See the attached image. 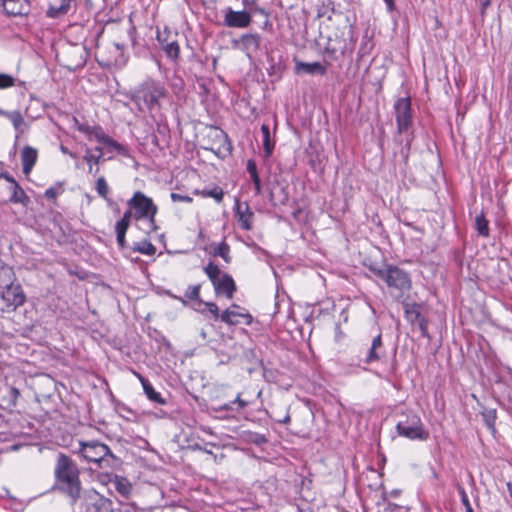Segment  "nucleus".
Masks as SVG:
<instances>
[{
    "mask_svg": "<svg viewBox=\"0 0 512 512\" xmlns=\"http://www.w3.org/2000/svg\"><path fill=\"white\" fill-rule=\"evenodd\" d=\"M167 90L154 79H147L130 92V99L141 112H152L160 107L161 99L165 98Z\"/></svg>",
    "mask_w": 512,
    "mask_h": 512,
    "instance_id": "nucleus-1",
    "label": "nucleus"
},
{
    "mask_svg": "<svg viewBox=\"0 0 512 512\" xmlns=\"http://www.w3.org/2000/svg\"><path fill=\"white\" fill-rule=\"evenodd\" d=\"M369 269L390 289L396 290L399 297L409 292L412 287L410 274L398 266L385 264L381 267L370 266Z\"/></svg>",
    "mask_w": 512,
    "mask_h": 512,
    "instance_id": "nucleus-2",
    "label": "nucleus"
},
{
    "mask_svg": "<svg viewBox=\"0 0 512 512\" xmlns=\"http://www.w3.org/2000/svg\"><path fill=\"white\" fill-rule=\"evenodd\" d=\"M201 147L213 152L218 158L231 155L233 147L228 135L218 127H210L202 138Z\"/></svg>",
    "mask_w": 512,
    "mask_h": 512,
    "instance_id": "nucleus-3",
    "label": "nucleus"
},
{
    "mask_svg": "<svg viewBox=\"0 0 512 512\" xmlns=\"http://www.w3.org/2000/svg\"><path fill=\"white\" fill-rule=\"evenodd\" d=\"M397 433L409 440L426 441L429 438V432L425 429L420 416L416 413H409L396 425Z\"/></svg>",
    "mask_w": 512,
    "mask_h": 512,
    "instance_id": "nucleus-4",
    "label": "nucleus"
},
{
    "mask_svg": "<svg viewBox=\"0 0 512 512\" xmlns=\"http://www.w3.org/2000/svg\"><path fill=\"white\" fill-rule=\"evenodd\" d=\"M127 204L130 209L134 210V218L136 220L148 219L151 224H154L158 208L152 198L146 196L141 191H137L128 200Z\"/></svg>",
    "mask_w": 512,
    "mask_h": 512,
    "instance_id": "nucleus-5",
    "label": "nucleus"
},
{
    "mask_svg": "<svg viewBox=\"0 0 512 512\" xmlns=\"http://www.w3.org/2000/svg\"><path fill=\"white\" fill-rule=\"evenodd\" d=\"M204 271L218 294H224L229 299L233 297L236 285L229 274H222L219 267L212 262L204 268Z\"/></svg>",
    "mask_w": 512,
    "mask_h": 512,
    "instance_id": "nucleus-6",
    "label": "nucleus"
},
{
    "mask_svg": "<svg viewBox=\"0 0 512 512\" xmlns=\"http://www.w3.org/2000/svg\"><path fill=\"white\" fill-rule=\"evenodd\" d=\"M0 309L10 312L25 302V294L20 285H14L12 282L0 285Z\"/></svg>",
    "mask_w": 512,
    "mask_h": 512,
    "instance_id": "nucleus-7",
    "label": "nucleus"
},
{
    "mask_svg": "<svg viewBox=\"0 0 512 512\" xmlns=\"http://www.w3.org/2000/svg\"><path fill=\"white\" fill-rule=\"evenodd\" d=\"M79 453L85 460L97 463L99 466L105 461L106 456L113 457L110 448L106 444L96 440L87 442L80 441Z\"/></svg>",
    "mask_w": 512,
    "mask_h": 512,
    "instance_id": "nucleus-8",
    "label": "nucleus"
},
{
    "mask_svg": "<svg viewBox=\"0 0 512 512\" xmlns=\"http://www.w3.org/2000/svg\"><path fill=\"white\" fill-rule=\"evenodd\" d=\"M398 133L408 130L412 124L411 100L409 97L399 98L394 103Z\"/></svg>",
    "mask_w": 512,
    "mask_h": 512,
    "instance_id": "nucleus-9",
    "label": "nucleus"
},
{
    "mask_svg": "<svg viewBox=\"0 0 512 512\" xmlns=\"http://www.w3.org/2000/svg\"><path fill=\"white\" fill-rule=\"evenodd\" d=\"M57 489L65 493L71 500V504H75L81 495V481L79 474H73L60 479H56Z\"/></svg>",
    "mask_w": 512,
    "mask_h": 512,
    "instance_id": "nucleus-10",
    "label": "nucleus"
},
{
    "mask_svg": "<svg viewBox=\"0 0 512 512\" xmlns=\"http://www.w3.org/2000/svg\"><path fill=\"white\" fill-rule=\"evenodd\" d=\"M252 22V16L249 12L234 11L228 7L225 9L224 25L230 28H247Z\"/></svg>",
    "mask_w": 512,
    "mask_h": 512,
    "instance_id": "nucleus-11",
    "label": "nucleus"
},
{
    "mask_svg": "<svg viewBox=\"0 0 512 512\" xmlns=\"http://www.w3.org/2000/svg\"><path fill=\"white\" fill-rule=\"evenodd\" d=\"M261 37L258 33H246L241 35L239 39H234L232 44L235 48L241 49L247 56L256 52L260 47Z\"/></svg>",
    "mask_w": 512,
    "mask_h": 512,
    "instance_id": "nucleus-12",
    "label": "nucleus"
},
{
    "mask_svg": "<svg viewBox=\"0 0 512 512\" xmlns=\"http://www.w3.org/2000/svg\"><path fill=\"white\" fill-rule=\"evenodd\" d=\"M73 474H79L76 463L67 455L60 453L57 457L54 469L55 479H60Z\"/></svg>",
    "mask_w": 512,
    "mask_h": 512,
    "instance_id": "nucleus-13",
    "label": "nucleus"
},
{
    "mask_svg": "<svg viewBox=\"0 0 512 512\" xmlns=\"http://www.w3.org/2000/svg\"><path fill=\"white\" fill-rule=\"evenodd\" d=\"M0 7L9 16H23L30 12L29 0H0Z\"/></svg>",
    "mask_w": 512,
    "mask_h": 512,
    "instance_id": "nucleus-14",
    "label": "nucleus"
},
{
    "mask_svg": "<svg viewBox=\"0 0 512 512\" xmlns=\"http://www.w3.org/2000/svg\"><path fill=\"white\" fill-rule=\"evenodd\" d=\"M385 356V349L383 347L382 335L379 333L376 335L371 342V346L368 349L365 357V363L371 364L373 362L380 361Z\"/></svg>",
    "mask_w": 512,
    "mask_h": 512,
    "instance_id": "nucleus-15",
    "label": "nucleus"
},
{
    "mask_svg": "<svg viewBox=\"0 0 512 512\" xmlns=\"http://www.w3.org/2000/svg\"><path fill=\"white\" fill-rule=\"evenodd\" d=\"M237 308L238 306L234 304L223 311L220 315L221 321L229 325H236L241 323L240 318H243L246 320V323L249 324L252 320L251 315L247 312H238L236 311Z\"/></svg>",
    "mask_w": 512,
    "mask_h": 512,
    "instance_id": "nucleus-16",
    "label": "nucleus"
},
{
    "mask_svg": "<svg viewBox=\"0 0 512 512\" xmlns=\"http://www.w3.org/2000/svg\"><path fill=\"white\" fill-rule=\"evenodd\" d=\"M236 216L242 229L247 231L252 229L253 212L246 202L240 203L236 201Z\"/></svg>",
    "mask_w": 512,
    "mask_h": 512,
    "instance_id": "nucleus-17",
    "label": "nucleus"
},
{
    "mask_svg": "<svg viewBox=\"0 0 512 512\" xmlns=\"http://www.w3.org/2000/svg\"><path fill=\"white\" fill-rule=\"evenodd\" d=\"M38 159L37 149L25 146L21 151L22 169L25 175H29Z\"/></svg>",
    "mask_w": 512,
    "mask_h": 512,
    "instance_id": "nucleus-18",
    "label": "nucleus"
},
{
    "mask_svg": "<svg viewBox=\"0 0 512 512\" xmlns=\"http://www.w3.org/2000/svg\"><path fill=\"white\" fill-rule=\"evenodd\" d=\"M9 185L10 195L7 199V202L11 203H19L24 206H27L30 202L29 197L23 190V188L18 184V182H11Z\"/></svg>",
    "mask_w": 512,
    "mask_h": 512,
    "instance_id": "nucleus-19",
    "label": "nucleus"
},
{
    "mask_svg": "<svg viewBox=\"0 0 512 512\" xmlns=\"http://www.w3.org/2000/svg\"><path fill=\"white\" fill-rule=\"evenodd\" d=\"M140 378V382L143 386V390L147 396V398L155 403H158V404H165L166 401L162 398V396L160 395L159 392L155 391V389L153 388L152 384L150 383L149 380H147L146 378L144 377H139Z\"/></svg>",
    "mask_w": 512,
    "mask_h": 512,
    "instance_id": "nucleus-20",
    "label": "nucleus"
},
{
    "mask_svg": "<svg viewBox=\"0 0 512 512\" xmlns=\"http://www.w3.org/2000/svg\"><path fill=\"white\" fill-rule=\"evenodd\" d=\"M296 69H297V71H303L307 74L324 75L326 72L325 66H323L319 62H313V63L298 62L296 64Z\"/></svg>",
    "mask_w": 512,
    "mask_h": 512,
    "instance_id": "nucleus-21",
    "label": "nucleus"
},
{
    "mask_svg": "<svg viewBox=\"0 0 512 512\" xmlns=\"http://www.w3.org/2000/svg\"><path fill=\"white\" fill-rule=\"evenodd\" d=\"M261 133L265 157H269L273 152L275 143L271 138L270 128L268 124L261 125Z\"/></svg>",
    "mask_w": 512,
    "mask_h": 512,
    "instance_id": "nucleus-22",
    "label": "nucleus"
},
{
    "mask_svg": "<svg viewBox=\"0 0 512 512\" xmlns=\"http://www.w3.org/2000/svg\"><path fill=\"white\" fill-rule=\"evenodd\" d=\"M194 193L205 198H213L217 203H221L224 197V191L218 185H214L210 189L195 190Z\"/></svg>",
    "mask_w": 512,
    "mask_h": 512,
    "instance_id": "nucleus-23",
    "label": "nucleus"
},
{
    "mask_svg": "<svg viewBox=\"0 0 512 512\" xmlns=\"http://www.w3.org/2000/svg\"><path fill=\"white\" fill-rule=\"evenodd\" d=\"M475 229L478 234L484 238L489 237L490 229H489V221L486 219V216L483 211L475 217Z\"/></svg>",
    "mask_w": 512,
    "mask_h": 512,
    "instance_id": "nucleus-24",
    "label": "nucleus"
},
{
    "mask_svg": "<svg viewBox=\"0 0 512 512\" xmlns=\"http://www.w3.org/2000/svg\"><path fill=\"white\" fill-rule=\"evenodd\" d=\"M11 182L17 181L8 173H3V176L0 180V202H7V199L10 195V187L8 184Z\"/></svg>",
    "mask_w": 512,
    "mask_h": 512,
    "instance_id": "nucleus-25",
    "label": "nucleus"
},
{
    "mask_svg": "<svg viewBox=\"0 0 512 512\" xmlns=\"http://www.w3.org/2000/svg\"><path fill=\"white\" fill-rule=\"evenodd\" d=\"M5 117L11 121L16 131L23 132L25 121L20 111H8L7 113H5Z\"/></svg>",
    "mask_w": 512,
    "mask_h": 512,
    "instance_id": "nucleus-26",
    "label": "nucleus"
},
{
    "mask_svg": "<svg viewBox=\"0 0 512 512\" xmlns=\"http://www.w3.org/2000/svg\"><path fill=\"white\" fill-rule=\"evenodd\" d=\"M129 226H130V224H128L124 221H121V220H118L115 224L117 243L120 248H124L126 245L125 235H126V232L129 228Z\"/></svg>",
    "mask_w": 512,
    "mask_h": 512,
    "instance_id": "nucleus-27",
    "label": "nucleus"
},
{
    "mask_svg": "<svg viewBox=\"0 0 512 512\" xmlns=\"http://www.w3.org/2000/svg\"><path fill=\"white\" fill-rule=\"evenodd\" d=\"M103 157V152L94 153L92 149L86 148L83 160L89 165V173L94 172L93 165H98Z\"/></svg>",
    "mask_w": 512,
    "mask_h": 512,
    "instance_id": "nucleus-28",
    "label": "nucleus"
},
{
    "mask_svg": "<svg viewBox=\"0 0 512 512\" xmlns=\"http://www.w3.org/2000/svg\"><path fill=\"white\" fill-rule=\"evenodd\" d=\"M114 485L115 489L123 496H128L131 493L132 486L125 477L115 476Z\"/></svg>",
    "mask_w": 512,
    "mask_h": 512,
    "instance_id": "nucleus-29",
    "label": "nucleus"
},
{
    "mask_svg": "<svg viewBox=\"0 0 512 512\" xmlns=\"http://www.w3.org/2000/svg\"><path fill=\"white\" fill-rule=\"evenodd\" d=\"M229 252L230 247L225 241H222L216 247L213 248V255L221 257L226 263H230L231 261Z\"/></svg>",
    "mask_w": 512,
    "mask_h": 512,
    "instance_id": "nucleus-30",
    "label": "nucleus"
},
{
    "mask_svg": "<svg viewBox=\"0 0 512 512\" xmlns=\"http://www.w3.org/2000/svg\"><path fill=\"white\" fill-rule=\"evenodd\" d=\"M405 314L407 320L413 324L422 319L419 307L416 304H407L405 306Z\"/></svg>",
    "mask_w": 512,
    "mask_h": 512,
    "instance_id": "nucleus-31",
    "label": "nucleus"
},
{
    "mask_svg": "<svg viewBox=\"0 0 512 512\" xmlns=\"http://www.w3.org/2000/svg\"><path fill=\"white\" fill-rule=\"evenodd\" d=\"M71 0H62V3L59 7H50L47 15L51 18H57L61 15H64L68 12L70 8Z\"/></svg>",
    "mask_w": 512,
    "mask_h": 512,
    "instance_id": "nucleus-32",
    "label": "nucleus"
},
{
    "mask_svg": "<svg viewBox=\"0 0 512 512\" xmlns=\"http://www.w3.org/2000/svg\"><path fill=\"white\" fill-rule=\"evenodd\" d=\"M13 270L0 260V285H5L13 281Z\"/></svg>",
    "mask_w": 512,
    "mask_h": 512,
    "instance_id": "nucleus-33",
    "label": "nucleus"
},
{
    "mask_svg": "<svg viewBox=\"0 0 512 512\" xmlns=\"http://www.w3.org/2000/svg\"><path fill=\"white\" fill-rule=\"evenodd\" d=\"M133 250L137 251L141 254L151 256V255L155 254L156 247L149 241H142V242L135 244V246L133 247Z\"/></svg>",
    "mask_w": 512,
    "mask_h": 512,
    "instance_id": "nucleus-34",
    "label": "nucleus"
},
{
    "mask_svg": "<svg viewBox=\"0 0 512 512\" xmlns=\"http://www.w3.org/2000/svg\"><path fill=\"white\" fill-rule=\"evenodd\" d=\"M95 189L100 197L107 199L109 186L103 176L97 179Z\"/></svg>",
    "mask_w": 512,
    "mask_h": 512,
    "instance_id": "nucleus-35",
    "label": "nucleus"
},
{
    "mask_svg": "<svg viewBox=\"0 0 512 512\" xmlns=\"http://www.w3.org/2000/svg\"><path fill=\"white\" fill-rule=\"evenodd\" d=\"M163 49L167 56L171 59H176L179 56L180 48L176 41H172L163 45Z\"/></svg>",
    "mask_w": 512,
    "mask_h": 512,
    "instance_id": "nucleus-36",
    "label": "nucleus"
},
{
    "mask_svg": "<svg viewBox=\"0 0 512 512\" xmlns=\"http://www.w3.org/2000/svg\"><path fill=\"white\" fill-rule=\"evenodd\" d=\"M95 134V137L100 141V142H103L105 144H109L111 146H113L114 148H116L117 150H120L121 149V145L118 144L117 142L111 140L109 137H107L102 131L100 130H97L94 132Z\"/></svg>",
    "mask_w": 512,
    "mask_h": 512,
    "instance_id": "nucleus-37",
    "label": "nucleus"
},
{
    "mask_svg": "<svg viewBox=\"0 0 512 512\" xmlns=\"http://www.w3.org/2000/svg\"><path fill=\"white\" fill-rule=\"evenodd\" d=\"M15 85V78L9 74L0 73V89H6Z\"/></svg>",
    "mask_w": 512,
    "mask_h": 512,
    "instance_id": "nucleus-38",
    "label": "nucleus"
},
{
    "mask_svg": "<svg viewBox=\"0 0 512 512\" xmlns=\"http://www.w3.org/2000/svg\"><path fill=\"white\" fill-rule=\"evenodd\" d=\"M199 294H200V286L199 285L189 286L185 291V297L188 298L189 300L198 299Z\"/></svg>",
    "mask_w": 512,
    "mask_h": 512,
    "instance_id": "nucleus-39",
    "label": "nucleus"
},
{
    "mask_svg": "<svg viewBox=\"0 0 512 512\" xmlns=\"http://www.w3.org/2000/svg\"><path fill=\"white\" fill-rule=\"evenodd\" d=\"M61 192L62 189L60 186L50 187L45 191L44 195L48 200H54L61 194Z\"/></svg>",
    "mask_w": 512,
    "mask_h": 512,
    "instance_id": "nucleus-40",
    "label": "nucleus"
},
{
    "mask_svg": "<svg viewBox=\"0 0 512 512\" xmlns=\"http://www.w3.org/2000/svg\"><path fill=\"white\" fill-rule=\"evenodd\" d=\"M170 197H171V200L173 202L192 203V201H193V199L190 196L178 194V193H175V192L171 193Z\"/></svg>",
    "mask_w": 512,
    "mask_h": 512,
    "instance_id": "nucleus-41",
    "label": "nucleus"
},
{
    "mask_svg": "<svg viewBox=\"0 0 512 512\" xmlns=\"http://www.w3.org/2000/svg\"><path fill=\"white\" fill-rule=\"evenodd\" d=\"M386 510L389 512H409V508L406 506H400L396 503L388 502Z\"/></svg>",
    "mask_w": 512,
    "mask_h": 512,
    "instance_id": "nucleus-42",
    "label": "nucleus"
},
{
    "mask_svg": "<svg viewBox=\"0 0 512 512\" xmlns=\"http://www.w3.org/2000/svg\"><path fill=\"white\" fill-rule=\"evenodd\" d=\"M457 490H458V492H459V494H460L461 502H462L463 506H464V507H468V506H470L471 504H470V501H469L468 495H467V493H466V491H465L464 487H463V486H461V485H458V486H457Z\"/></svg>",
    "mask_w": 512,
    "mask_h": 512,
    "instance_id": "nucleus-43",
    "label": "nucleus"
},
{
    "mask_svg": "<svg viewBox=\"0 0 512 512\" xmlns=\"http://www.w3.org/2000/svg\"><path fill=\"white\" fill-rule=\"evenodd\" d=\"M247 171L250 174L251 178L254 177V175H258L257 166L253 160H248Z\"/></svg>",
    "mask_w": 512,
    "mask_h": 512,
    "instance_id": "nucleus-44",
    "label": "nucleus"
},
{
    "mask_svg": "<svg viewBox=\"0 0 512 512\" xmlns=\"http://www.w3.org/2000/svg\"><path fill=\"white\" fill-rule=\"evenodd\" d=\"M486 423L489 427H493L496 418L495 411H488L485 415Z\"/></svg>",
    "mask_w": 512,
    "mask_h": 512,
    "instance_id": "nucleus-45",
    "label": "nucleus"
},
{
    "mask_svg": "<svg viewBox=\"0 0 512 512\" xmlns=\"http://www.w3.org/2000/svg\"><path fill=\"white\" fill-rule=\"evenodd\" d=\"M9 394H10V397H11V400H10V405L14 406L16 404V400L19 396V391L18 389L14 388V387H11L9 389Z\"/></svg>",
    "mask_w": 512,
    "mask_h": 512,
    "instance_id": "nucleus-46",
    "label": "nucleus"
},
{
    "mask_svg": "<svg viewBox=\"0 0 512 512\" xmlns=\"http://www.w3.org/2000/svg\"><path fill=\"white\" fill-rule=\"evenodd\" d=\"M254 184L255 193L259 195L261 193V180L259 175H254V177L251 178Z\"/></svg>",
    "mask_w": 512,
    "mask_h": 512,
    "instance_id": "nucleus-47",
    "label": "nucleus"
},
{
    "mask_svg": "<svg viewBox=\"0 0 512 512\" xmlns=\"http://www.w3.org/2000/svg\"><path fill=\"white\" fill-rule=\"evenodd\" d=\"M206 306L210 313H212L216 318L219 317V309L215 303L208 302V303H206Z\"/></svg>",
    "mask_w": 512,
    "mask_h": 512,
    "instance_id": "nucleus-48",
    "label": "nucleus"
},
{
    "mask_svg": "<svg viewBox=\"0 0 512 512\" xmlns=\"http://www.w3.org/2000/svg\"><path fill=\"white\" fill-rule=\"evenodd\" d=\"M232 402L233 404H238V410L243 409L248 405L245 400L241 399L240 394H238L236 399Z\"/></svg>",
    "mask_w": 512,
    "mask_h": 512,
    "instance_id": "nucleus-49",
    "label": "nucleus"
},
{
    "mask_svg": "<svg viewBox=\"0 0 512 512\" xmlns=\"http://www.w3.org/2000/svg\"><path fill=\"white\" fill-rule=\"evenodd\" d=\"M131 217H132V212H131V209H129L124 212V214L120 220L130 224Z\"/></svg>",
    "mask_w": 512,
    "mask_h": 512,
    "instance_id": "nucleus-50",
    "label": "nucleus"
},
{
    "mask_svg": "<svg viewBox=\"0 0 512 512\" xmlns=\"http://www.w3.org/2000/svg\"><path fill=\"white\" fill-rule=\"evenodd\" d=\"M60 150L62 153L67 154L72 158H76V155L73 152H71L66 146L61 145Z\"/></svg>",
    "mask_w": 512,
    "mask_h": 512,
    "instance_id": "nucleus-51",
    "label": "nucleus"
},
{
    "mask_svg": "<svg viewBox=\"0 0 512 512\" xmlns=\"http://www.w3.org/2000/svg\"><path fill=\"white\" fill-rule=\"evenodd\" d=\"M417 323L419 324L422 335H426L427 328H426V322L424 321V319L422 318Z\"/></svg>",
    "mask_w": 512,
    "mask_h": 512,
    "instance_id": "nucleus-52",
    "label": "nucleus"
},
{
    "mask_svg": "<svg viewBox=\"0 0 512 512\" xmlns=\"http://www.w3.org/2000/svg\"><path fill=\"white\" fill-rule=\"evenodd\" d=\"M254 442L257 443V444L266 443L267 439H266V437L264 435L257 434Z\"/></svg>",
    "mask_w": 512,
    "mask_h": 512,
    "instance_id": "nucleus-53",
    "label": "nucleus"
},
{
    "mask_svg": "<svg viewBox=\"0 0 512 512\" xmlns=\"http://www.w3.org/2000/svg\"><path fill=\"white\" fill-rule=\"evenodd\" d=\"M384 2H385V3H386V5H387V9H388V11H392V10H394V8H395L394 0H384Z\"/></svg>",
    "mask_w": 512,
    "mask_h": 512,
    "instance_id": "nucleus-54",
    "label": "nucleus"
},
{
    "mask_svg": "<svg viewBox=\"0 0 512 512\" xmlns=\"http://www.w3.org/2000/svg\"><path fill=\"white\" fill-rule=\"evenodd\" d=\"M232 405H233V402L223 404L222 406L219 407L218 410H230V409H232Z\"/></svg>",
    "mask_w": 512,
    "mask_h": 512,
    "instance_id": "nucleus-55",
    "label": "nucleus"
},
{
    "mask_svg": "<svg viewBox=\"0 0 512 512\" xmlns=\"http://www.w3.org/2000/svg\"><path fill=\"white\" fill-rule=\"evenodd\" d=\"M290 420H291L290 415L286 414L285 417L283 419L279 420L278 422L282 423V424H288V423H290Z\"/></svg>",
    "mask_w": 512,
    "mask_h": 512,
    "instance_id": "nucleus-56",
    "label": "nucleus"
},
{
    "mask_svg": "<svg viewBox=\"0 0 512 512\" xmlns=\"http://www.w3.org/2000/svg\"><path fill=\"white\" fill-rule=\"evenodd\" d=\"M400 493H401V490L394 489L389 494H390L391 497H395L396 498V497H398L400 495Z\"/></svg>",
    "mask_w": 512,
    "mask_h": 512,
    "instance_id": "nucleus-57",
    "label": "nucleus"
},
{
    "mask_svg": "<svg viewBox=\"0 0 512 512\" xmlns=\"http://www.w3.org/2000/svg\"><path fill=\"white\" fill-rule=\"evenodd\" d=\"M80 130H81V131H84L85 133H88V134H90V133L94 132V129H93V128H91V127H85V128L80 127Z\"/></svg>",
    "mask_w": 512,
    "mask_h": 512,
    "instance_id": "nucleus-58",
    "label": "nucleus"
},
{
    "mask_svg": "<svg viewBox=\"0 0 512 512\" xmlns=\"http://www.w3.org/2000/svg\"><path fill=\"white\" fill-rule=\"evenodd\" d=\"M407 150H409V144H407ZM402 154H403L404 160L407 161V159H408V151L404 152L402 150Z\"/></svg>",
    "mask_w": 512,
    "mask_h": 512,
    "instance_id": "nucleus-59",
    "label": "nucleus"
},
{
    "mask_svg": "<svg viewBox=\"0 0 512 512\" xmlns=\"http://www.w3.org/2000/svg\"><path fill=\"white\" fill-rule=\"evenodd\" d=\"M94 153L103 152L102 148L96 147L94 150H92Z\"/></svg>",
    "mask_w": 512,
    "mask_h": 512,
    "instance_id": "nucleus-60",
    "label": "nucleus"
},
{
    "mask_svg": "<svg viewBox=\"0 0 512 512\" xmlns=\"http://www.w3.org/2000/svg\"><path fill=\"white\" fill-rule=\"evenodd\" d=\"M298 512H313L311 509H298Z\"/></svg>",
    "mask_w": 512,
    "mask_h": 512,
    "instance_id": "nucleus-61",
    "label": "nucleus"
},
{
    "mask_svg": "<svg viewBox=\"0 0 512 512\" xmlns=\"http://www.w3.org/2000/svg\"><path fill=\"white\" fill-rule=\"evenodd\" d=\"M466 512H474L472 506L465 507Z\"/></svg>",
    "mask_w": 512,
    "mask_h": 512,
    "instance_id": "nucleus-62",
    "label": "nucleus"
},
{
    "mask_svg": "<svg viewBox=\"0 0 512 512\" xmlns=\"http://www.w3.org/2000/svg\"><path fill=\"white\" fill-rule=\"evenodd\" d=\"M8 111H5L3 109L0 108V116H3L5 117V113H7Z\"/></svg>",
    "mask_w": 512,
    "mask_h": 512,
    "instance_id": "nucleus-63",
    "label": "nucleus"
},
{
    "mask_svg": "<svg viewBox=\"0 0 512 512\" xmlns=\"http://www.w3.org/2000/svg\"><path fill=\"white\" fill-rule=\"evenodd\" d=\"M157 39H158V41H159V42H161V43H162V40H161L160 35H158V36H157Z\"/></svg>",
    "mask_w": 512,
    "mask_h": 512,
    "instance_id": "nucleus-64",
    "label": "nucleus"
}]
</instances>
